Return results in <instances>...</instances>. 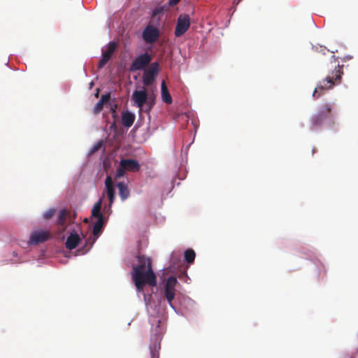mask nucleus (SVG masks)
<instances>
[{
	"label": "nucleus",
	"mask_w": 358,
	"mask_h": 358,
	"mask_svg": "<svg viewBox=\"0 0 358 358\" xmlns=\"http://www.w3.org/2000/svg\"><path fill=\"white\" fill-rule=\"evenodd\" d=\"M138 265L133 266L132 279L138 292L143 291L146 285H157V277L152 268L151 260L144 255H137Z\"/></svg>",
	"instance_id": "1"
},
{
	"label": "nucleus",
	"mask_w": 358,
	"mask_h": 358,
	"mask_svg": "<svg viewBox=\"0 0 358 358\" xmlns=\"http://www.w3.org/2000/svg\"><path fill=\"white\" fill-rule=\"evenodd\" d=\"M343 65L340 66L338 64L334 68V71H332L331 76H327L324 79L320 81L317 84V87L315 89L313 96L315 97H319L321 96V94L318 93V90H327L331 89L336 84L340 83L342 76L343 74Z\"/></svg>",
	"instance_id": "2"
},
{
	"label": "nucleus",
	"mask_w": 358,
	"mask_h": 358,
	"mask_svg": "<svg viewBox=\"0 0 358 358\" xmlns=\"http://www.w3.org/2000/svg\"><path fill=\"white\" fill-rule=\"evenodd\" d=\"M334 105L331 103H324L322 105L317 113L310 119L311 128L316 129L321 127L327 120H331L332 110Z\"/></svg>",
	"instance_id": "3"
},
{
	"label": "nucleus",
	"mask_w": 358,
	"mask_h": 358,
	"mask_svg": "<svg viewBox=\"0 0 358 358\" xmlns=\"http://www.w3.org/2000/svg\"><path fill=\"white\" fill-rule=\"evenodd\" d=\"M141 166L138 162L133 159H123L120 162V166L115 175V178L124 176L126 171L137 172Z\"/></svg>",
	"instance_id": "4"
},
{
	"label": "nucleus",
	"mask_w": 358,
	"mask_h": 358,
	"mask_svg": "<svg viewBox=\"0 0 358 358\" xmlns=\"http://www.w3.org/2000/svg\"><path fill=\"white\" fill-rule=\"evenodd\" d=\"M159 71V64L157 62H152L145 69L143 76V83L145 86L152 85Z\"/></svg>",
	"instance_id": "5"
},
{
	"label": "nucleus",
	"mask_w": 358,
	"mask_h": 358,
	"mask_svg": "<svg viewBox=\"0 0 358 358\" xmlns=\"http://www.w3.org/2000/svg\"><path fill=\"white\" fill-rule=\"evenodd\" d=\"M162 337V329L159 324H158L156 327L155 333L151 336L150 344V358H159Z\"/></svg>",
	"instance_id": "6"
},
{
	"label": "nucleus",
	"mask_w": 358,
	"mask_h": 358,
	"mask_svg": "<svg viewBox=\"0 0 358 358\" xmlns=\"http://www.w3.org/2000/svg\"><path fill=\"white\" fill-rule=\"evenodd\" d=\"M132 99L140 108L146 104L148 106L146 110L148 112L152 109L154 105L153 101L148 100V94L144 87L142 90H135L132 94Z\"/></svg>",
	"instance_id": "7"
},
{
	"label": "nucleus",
	"mask_w": 358,
	"mask_h": 358,
	"mask_svg": "<svg viewBox=\"0 0 358 358\" xmlns=\"http://www.w3.org/2000/svg\"><path fill=\"white\" fill-rule=\"evenodd\" d=\"M151 60L152 56L149 53L145 52L141 54L132 61L129 70L131 72L142 70L151 64Z\"/></svg>",
	"instance_id": "8"
},
{
	"label": "nucleus",
	"mask_w": 358,
	"mask_h": 358,
	"mask_svg": "<svg viewBox=\"0 0 358 358\" xmlns=\"http://www.w3.org/2000/svg\"><path fill=\"white\" fill-rule=\"evenodd\" d=\"M178 283L177 279L174 276H170L166 280L164 285V296L173 308H174L172 301L175 298L176 285Z\"/></svg>",
	"instance_id": "9"
},
{
	"label": "nucleus",
	"mask_w": 358,
	"mask_h": 358,
	"mask_svg": "<svg viewBox=\"0 0 358 358\" xmlns=\"http://www.w3.org/2000/svg\"><path fill=\"white\" fill-rule=\"evenodd\" d=\"M159 36V29L153 25H148L143 31V38L148 43H155L157 41Z\"/></svg>",
	"instance_id": "10"
},
{
	"label": "nucleus",
	"mask_w": 358,
	"mask_h": 358,
	"mask_svg": "<svg viewBox=\"0 0 358 358\" xmlns=\"http://www.w3.org/2000/svg\"><path fill=\"white\" fill-rule=\"evenodd\" d=\"M103 225H104V220H101V219L96 220V222L94 223V227H93L92 233H93L94 237L92 239L90 238H89V240H87L86 246H88V248L83 253H85L92 247V245L94 243V242L96 241V238L101 234V232L103 231Z\"/></svg>",
	"instance_id": "11"
},
{
	"label": "nucleus",
	"mask_w": 358,
	"mask_h": 358,
	"mask_svg": "<svg viewBox=\"0 0 358 358\" xmlns=\"http://www.w3.org/2000/svg\"><path fill=\"white\" fill-rule=\"evenodd\" d=\"M189 26V17L188 15H185L184 17L180 16L178 19L175 29L176 36L179 37L183 35L188 30Z\"/></svg>",
	"instance_id": "12"
},
{
	"label": "nucleus",
	"mask_w": 358,
	"mask_h": 358,
	"mask_svg": "<svg viewBox=\"0 0 358 358\" xmlns=\"http://www.w3.org/2000/svg\"><path fill=\"white\" fill-rule=\"evenodd\" d=\"M69 217V212L66 209H62L59 211L58 218L56 222V225L58 228L59 233L63 234L67 229V221H71V217Z\"/></svg>",
	"instance_id": "13"
},
{
	"label": "nucleus",
	"mask_w": 358,
	"mask_h": 358,
	"mask_svg": "<svg viewBox=\"0 0 358 358\" xmlns=\"http://www.w3.org/2000/svg\"><path fill=\"white\" fill-rule=\"evenodd\" d=\"M50 234L48 231H35L30 236L29 243L31 244L42 243L50 239Z\"/></svg>",
	"instance_id": "14"
},
{
	"label": "nucleus",
	"mask_w": 358,
	"mask_h": 358,
	"mask_svg": "<svg viewBox=\"0 0 358 358\" xmlns=\"http://www.w3.org/2000/svg\"><path fill=\"white\" fill-rule=\"evenodd\" d=\"M80 241V238L76 233H71L67 238L65 245L69 250L75 249Z\"/></svg>",
	"instance_id": "15"
},
{
	"label": "nucleus",
	"mask_w": 358,
	"mask_h": 358,
	"mask_svg": "<svg viewBox=\"0 0 358 358\" xmlns=\"http://www.w3.org/2000/svg\"><path fill=\"white\" fill-rule=\"evenodd\" d=\"M135 120V115L130 111L123 112L122 114V123L125 127H130Z\"/></svg>",
	"instance_id": "16"
},
{
	"label": "nucleus",
	"mask_w": 358,
	"mask_h": 358,
	"mask_svg": "<svg viewBox=\"0 0 358 358\" xmlns=\"http://www.w3.org/2000/svg\"><path fill=\"white\" fill-rule=\"evenodd\" d=\"M117 187L118 188L119 195H120L121 199L122 201H124L130 195V192H129V189L127 185L124 182H120L117 183Z\"/></svg>",
	"instance_id": "17"
},
{
	"label": "nucleus",
	"mask_w": 358,
	"mask_h": 358,
	"mask_svg": "<svg viewBox=\"0 0 358 358\" xmlns=\"http://www.w3.org/2000/svg\"><path fill=\"white\" fill-rule=\"evenodd\" d=\"M161 91L162 101L167 104H171L172 103V97L164 81L162 83Z\"/></svg>",
	"instance_id": "18"
},
{
	"label": "nucleus",
	"mask_w": 358,
	"mask_h": 358,
	"mask_svg": "<svg viewBox=\"0 0 358 358\" xmlns=\"http://www.w3.org/2000/svg\"><path fill=\"white\" fill-rule=\"evenodd\" d=\"M102 206V199H100L93 206V208L92 210V216L96 217L97 220H99L101 218V220H103V214L101 212Z\"/></svg>",
	"instance_id": "19"
},
{
	"label": "nucleus",
	"mask_w": 358,
	"mask_h": 358,
	"mask_svg": "<svg viewBox=\"0 0 358 358\" xmlns=\"http://www.w3.org/2000/svg\"><path fill=\"white\" fill-rule=\"evenodd\" d=\"M117 49V43L115 42L111 41L108 43L107 50L103 51L102 55L108 56V59H110L111 56L115 52Z\"/></svg>",
	"instance_id": "20"
},
{
	"label": "nucleus",
	"mask_w": 358,
	"mask_h": 358,
	"mask_svg": "<svg viewBox=\"0 0 358 358\" xmlns=\"http://www.w3.org/2000/svg\"><path fill=\"white\" fill-rule=\"evenodd\" d=\"M107 195L115 194V187L110 176H107L105 180Z\"/></svg>",
	"instance_id": "21"
},
{
	"label": "nucleus",
	"mask_w": 358,
	"mask_h": 358,
	"mask_svg": "<svg viewBox=\"0 0 358 358\" xmlns=\"http://www.w3.org/2000/svg\"><path fill=\"white\" fill-rule=\"evenodd\" d=\"M195 256V252L192 249H188L185 252V259L189 264H192L194 262Z\"/></svg>",
	"instance_id": "22"
},
{
	"label": "nucleus",
	"mask_w": 358,
	"mask_h": 358,
	"mask_svg": "<svg viewBox=\"0 0 358 358\" xmlns=\"http://www.w3.org/2000/svg\"><path fill=\"white\" fill-rule=\"evenodd\" d=\"M109 60L110 59H108V56L106 57V56L102 55V57L99 60V64H98V69H102L108 63V62Z\"/></svg>",
	"instance_id": "23"
},
{
	"label": "nucleus",
	"mask_w": 358,
	"mask_h": 358,
	"mask_svg": "<svg viewBox=\"0 0 358 358\" xmlns=\"http://www.w3.org/2000/svg\"><path fill=\"white\" fill-rule=\"evenodd\" d=\"M103 108V103L100 102L99 101L96 103L94 108V113L98 114L99 113Z\"/></svg>",
	"instance_id": "24"
},
{
	"label": "nucleus",
	"mask_w": 358,
	"mask_h": 358,
	"mask_svg": "<svg viewBox=\"0 0 358 358\" xmlns=\"http://www.w3.org/2000/svg\"><path fill=\"white\" fill-rule=\"evenodd\" d=\"M55 210L53 208L49 209L43 214V217L46 220L50 219L55 214Z\"/></svg>",
	"instance_id": "25"
},
{
	"label": "nucleus",
	"mask_w": 358,
	"mask_h": 358,
	"mask_svg": "<svg viewBox=\"0 0 358 358\" xmlns=\"http://www.w3.org/2000/svg\"><path fill=\"white\" fill-rule=\"evenodd\" d=\"M110 99V94L107 93L106 94H103L101 96V98L99 100V101L104 104L105 103H107L108 101H109Z\"/></svg>",
	"instance_id": "26"
},
{
	"label": "nucleus",
	"mask_w": 358,
	"mask_h": 358,
	"mask_svg": "<svg viewBox=\"0 0 358 358\" xmlns=\"http://www.w3.org/2000/svg\"><path fill=\"white\" fill-rule=\"evenodd\" d=\"M180 1V0H169V5L170 6H174L177 5Z\"/></svg>",
	"instance_id": "27"
},
{
	"label": "nucleus",
	"mask_w": 358,
	"mask_h": 358,
	"mask_svg": "<svg viewBox=\"0 0 358 358\" xmlns=\"http://www.w3.org/2000/svg\"><path fill=\"white\" fill-rule=\"evenodd\" d=\"M108 197L109 199L110 206H111L113 204V203L114 202L115 196V194L108 195Z\"/></svg>",
	"instance_id": "28"
},
{
	"label": "nucleus",
	"mask_w": 358,
	"mask_h": 358,
	"mask_svg": "<svg viewBox=\"0 0 358 358\" xmlns=\"http://www.w3.org/2000/svg\"><path fill=\"white\" fill-rule=\"evenodd\" d=\"M100 146H101V143H99L98 145L94 146V148H93V151L97 150L100 148Z\"/></svg>",
	"instance_id": "29"
},
{
	"label": "nucleus",
	"mask_w": 358,
	"mask_h": 358,
	"mask_svg": "<svg viewBox=\"0 0 358 358\" xmlns=\"http://www.w3.org/2000/svg\"><path fill=\"white\" fill-rule=\"evenodd\" d=\"M117 106H115V108H116ZM113 110V117H115V108H112Z\"/></svg>",
	"instance_id": "30"
},
{
	"label": "nucleus",
	"mask_w": 358,
	"mask_h": 358,
	"mask_svg": "<svg viewBox=\"0 0 358 358\" xmlns=\"http://www.w3.org/2000/svg\"><path fill=\"white\" fill-rule=\"evenodd\" d=\"M76 215H77V214H76V213L75 212V213H73V215H72V219H75V218L76 217Z\"/></svg>",
	"instance_id": "31"
}]
</instances>
